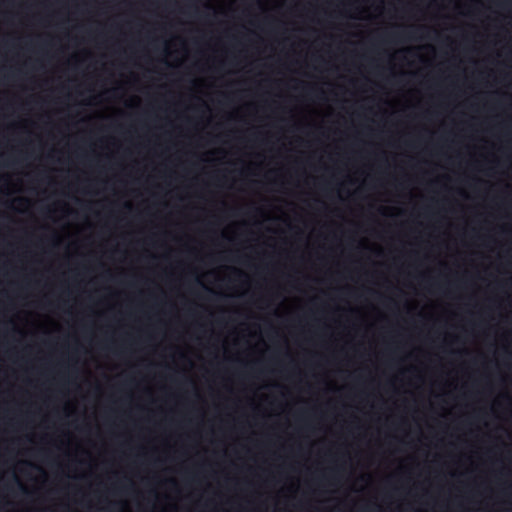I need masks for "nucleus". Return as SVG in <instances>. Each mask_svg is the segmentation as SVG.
Listing matches in <instances>:
<instances>
[{"instance_id":"f257e3e1","label":"nucleus","mask_w":512,"mask_h":512,"mask_svg":"<svg viewBox=\"0 0 512 512\" xmlns=\"http://www.w3.org/2000/svg\"><path fill=\"white\" fill-rule=\"evenodd\" d=\"M14 480L15 482L17 483L19 489L23 492V493H27V489L26 487L21 483V481L19 480V478L17 476H14Z\"/></svg>"},{"instance_id":"f03ea898","label":"nucleus","mask_w":512,"mask_h":512,"mask_svg":"<svg viewBox=\"0 0 512 512\" xmlns=\"http://www.w3.org/2000/svg\"><path fill=\"white\" fill-rule=\"evenodd\" d=\"M125 207L128 208V209H131L130 204H126Z\"/></svg>"},{"instance_id":"7ed1b4c3","label":"nucleus","mask_w":512,"mask_h":512,"mask_svg":"<svg viewBox=\"0 0 512 512\" xmlns=\"http://www.w3.org/2000/svg\"><path fill=\"white\" fill-rule=\"evenodd\" d=\"M197 282H198V284H201L204 287V285L202 284V282L199 279H197Z\"/></svg>"}]
</instances>
